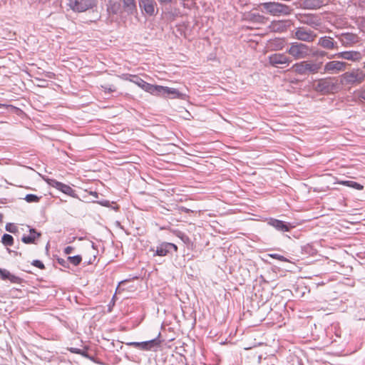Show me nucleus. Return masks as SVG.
<instances>
[{
	"label": "nucleus",
	"instance_id": "obj_6",
	"mask_svg": "<svg viewBox=\"0 0 365 365\" xmlns=\"http://www.w3.org/2000/svg\"><path fill=\"white\" fill-rule=\"evenodd\" d=\"M96 5L95 0H69L68 6L77 12H83Z\"/></svg>",
	"mask_w": 365,
	"mask_h": 365
},
{
	"label": "nucleus",
	"instance_id": "obj_38",
	"mask_svg": "<svg viewBox=\"0 0 365 365\" xmlns=\"http://www.w3.org/2000/svg\"><path fill=\"white\" fill-rule=\"evenodd\" d=\"M104 89H105V92L106 93H112V92L115 91V88L114 87L113 88H112V87H109V88L105 87Z\"/></svg>",
	"mask_w": 365,
	"mask_h": 365
},
{
	"label": "nucleus",
	"instance_id": "obj_22",
	"mask_svg": "<svg viewBox=\"0 0 365 365\" xmlns=\"http://www.w3.org/2000/svg\"><path fill=\"white\" fill-rule=\"evenodd\" d=\"M163 96L168 97L171 96L173 98H178L181 96L180 91L174 88H170L167 86H163Z\"/></svg>",
	"mask_w": 365,
	"mask_h": 365
},
{
	"label": "nucleus",
	"instance_id": "obj_16",
	"mask_svg": "<svg viewBox=\"0 0 365 365\" xmlns=\"http://www.w3.org/2000/svg\"><path fill=\"white\" fill-rule=\"evenodd\" d=\"M339 40L344 46H351L358 42V36L356 34L346 33L339 36Z\"/></svg>",
	"mask_w": 365,
	"mask_h": 365
},
{
	"label": "nucleus",
	"instance_id": "obj_35",
	"mask_svg": "<svg viewBox=\"0 0 365 365\" xmlns=\"http://www.w3.org/2000/svg\"><path fill=\"white\" fill-rule=\"evenodd\" d=\"M31 264L34 267H36L41 269H43L45 268L43 263L41 261L38 260V259L34 260L32 262Z\"/></svg>",
	"mask_w": 365,
	"mask_h": 365
},
{
	"label": "nucleus",
	"instance_id": "obj_10",
	"mask_svg": "<svg viewBox=\"0 0 365 365\" xmlns=\"http://www.w3.org/2000/svg\"><path fill=\"white\" fill-rule=\"evenodd\" d=\"M292 60L287 57L284 53H276L269 56V63L275 67L279 65H289Z\"/></svg>",
	"mask_w": 365,
	"mask_h": 365
},
{
	"label": "nucleus",
	"instance_id": "obj_26",
	"mask_svg": "<svg viewBox=\"0 0 365 365\" xmlns=\"http://www.w3.org/2000/svg\"><path fill=\"white\" fill-rule=\"evenodd\" d=\"M338 184L345 185L347 187H350L354 188L358 190H362L364 189V186L356 182L351 181V180H340L337 182Z\"/></svg>",
	"mask_w": 365,
	"mask_h": 365
},
{
	"label": "nucleus",
	"instance_id": "obj_17",
	"mask_svg": "<svg viewBox=\"0 0 365 365\" xmlns=\"http://www.w3.org/2000/svg\"><path fill=\"white\" fill-rule=\"evenodd\" d=\"M336 56L338 58L353 61H359L361 59V55L359 51H344L336 54Z\"/></svg>",
	"mask_w": 365,
	"mask_h": 365
},
{
	"label": "nucleus",
	"instance_id": "obj_13",
	"mask_svg": "<svg viewBox=\"0 0 365 365\" xmlns=\"http://www.w3.org/2000/svg\"><path fill=\"white\" fill-rule=\"evenodd\" d=\"M123 78L125 81H130L135 84H136L138 86H139L140 88L146 91L147 88L148 87V83L140 78L137 75H132V74H124L123 76Z\"/></svg>",
	"mask_w": 365,
	"mask_h": 365
},
{
	"label": "nucleus",
	"instance_id": "obj_7",
	"mask_svg": "<svg viewBox=\"0 0 365 365\" xmlns=\"http://www.w3.org/2000/svg\"><path fill=\"white\" fill-rule=\"evenodd\" d=\"M45 181L51 187L72 197H76V191L69 185L54 179L45 178Z\"/></svg>",
	"mask_w": 365,
	"mask_h": 365
},
{
	"label": "nucleus",
	"instance_id": "obj_9",
	"mask_svg": "<svg viewBox=\"0 0 365 365\" xmlns=\"http://www.w3.org/2000/svg\"><path fill=\"white\" fill-rule=\"evenodd\" d=\"M130 346L145 351H150L160 346L161 341L158 339H154L143 342H130L128 344Z\"/></svg>",
	"mask_w": 365,
	"mask_h": 365
},
{
	"label": "nucleus",
	"instance_id": "obj_39",
	"mask_svg": "<svg viewBox=\"0 0 365 365\" xmlns=\"http://www.w3.org/2000/svg\"><path fill=\"white\" fill-rule=\"evenodd\" d=\"M173 0H158L160 4H169L171 3Z\"/></svg>",
	"mask_w": 365,
	"mask_h": 365
},
{
	"label": "nucleus",
	"instance_id": "obj_34",
	"mask_svg": "<svg viewBox=\"0 0 365 365\" xmlns=\"http://www.w3.org/2000/svg\"><path fill=\"white\" fill-rule=\"evenodd\" d=\"M6 231L11 232V233H15L18 230L17 227L13 223H8L6 225Z\"/></svg>",
	"mask_w": 365,
	"mask_h": 365
},
{
	"label": "nucleus",
	"instance_id": "obj_31",
	"mask_svg": "<svg viewBox=\"0 0 365 365\" xmlns=\"http://www.w3.org/2000/svg\"><path fill=\"white\" fill-rule=\"evenodd\" d=\"M40 197L34 195V194H28L25 197V200L28 202H38L40 200Z\"/></svg>",
	"mask_w": 365,
	"mask_h": 365
},
{
	"label": "nucleus",
	"instance_id": "obj_18",
	"mask_svg": "<svg viewBox=\"0 0 365 365\" xmlns=\"http://www.w3.org/2000/svg\"><path fill=\"white\" fill-rule=\"evenodd\" d=\"M0 279L2 280H9L11 283L19 284L21 278L12 274L9 270L0 268Z\"/></svg>",
	"mask_w": 365,
	"mask_h": 365
},
{
	"label": "nucleus",
	"instance_id": "obj_3",
	"mask_svg": "<svg viewBox=\"0 0 365 365\" xmlns=\"http://www.w3.org/2000/svg\"><path fill=\"white\" fill-rule=\"evenodd\" d=\"M261 6L273 16L289 15L292 12L289 6L278 2L263 3Z\"/></svg>",
	"mask_w": 365,
	"mask_h": 365
},
{
	"label": "nucleus",
	"instance_id": "obj_23",
	"mask_svg": "<svg viewBox=\"0 0 365 365\" xmlns=\"http://www.w3.org/2000/svg\"><path fill=\"white\" fill-rule=\"evenodd\" d=\"M41 234L37 232L34 229L30 230V233L27 236H23L21 240L25 244L34 243L35 240L40 237Z\"/></svg>",
	"mask_w": 365,
	"mask_h": 365
},
{
	"label": "nucleus",
	"instance_id": "obj_30",
	"mask_svg": "<svg viewBox=\"0 0 365 365\" xmlns=\"http://www.w3.org/2000/svg\"><path fill=\"white\" fill-rule=\"evenodd\" d=\"M68 260L72 264H73L75 266H77V265H78L81 262L82 257L80 255H76V256H73V257H68Z\"/></svg>",
	"mask_w": 365,
	"mask_h": 365
},
{
	"label": "nucleus",
	"instance_id": "obj_42",
	"mask_svg": "<svg viewBox=\"0 0 365 365\" xmlns=\"http://www.w3.org/2000/svg\"><path fill=\"white\" fill-rule=\"evenodd\" d=\"M364 68H365V63H364Z\"/></svg>",
	"mask_w": 365,
	"mask_h": 365
},
{
	"label": "nucleus",
	"instance_id": "obj_41",
	"mask_svg": "<svg viewBox=\"0 0 365 365\" xmlns=\"http://www.w3.org/2000/svg\"><path fill=\"white\" fill-rule=\"evenodd\" d=\"M3 221V215L0 213V223Z\"/></svg>",
	"mask_w": 365,
	"mask_h": 365
},
{
	"label": "nucleus",
	"instance_id": "obj_25",
	"mask_svg": "<svg viewBox=\"0 0 365 365\" xmlns=\"http://www.w3.org/2000/svg\"><path fill=\"white\" fill-rule=\"evenodd\" d=\"M123 5V9L128 12L132 14L136 10V5L135 0H120Z\"/></svg>",
	"mask_w": 365,
	"mask_h": 365
},
{
	"label": "nucleus",
	"instance_id": "obj_28",
	"mask_svg": "<svg viewBox=\"0 0 365 365\" xmlns=\"http://www.w3.org/2000/svg\"><path fill=\"white\" fill-rule=\"evenodd\" d=\"M1 242L5 246H12L14 245V238L9 234H4L1 238Z\"/></svg>",
	"mask_w": 365,
	"mask_h": 365
},
{
	"label": "nucleus",
	"instance_id": "obj_11",
	"mask_svg": "<svg viewBox=\"0 0 365 365\" xmlns=\"http://www.w3.org/2000/svg\"><path fill=\"white\" fill-rule=\"evenodd\" d=\"M346 63L343 61H332L327 62L324 66V73H336L346 69Z\"/></svg>",
	"mask_w": 365,
	"mask_h": 365
},
{
	"label": "nucleus",
	"instance_id": "obj_37",
	"mask_svg": "<svg viewBox=\"0 0 365 365\" xmlns=\"http://www.w3.org/2000/svg\"><path fill=\"white\" fill-rule=\"evenodd\" d=\"M73 250H74V247H73L71 246H68L65 248L64 253L66 255H69L73 251Z\"/></svg>",
	"mask_w": 365,
	"mask_h": 365
},
{
	"label": "nucleus",
	"instance_id": "obj_2",
	"mask_svg": "<svg viewBox=\"0 0 365 365\" xmlns=\"http://www.w3.org/2000/svg\"><path fill=\"white\" fill-rule=\"evenodd\" d=\"M321 65L322 63L304 61L294 64L292 69L294 72L300 75H304L307 73H317L321 68Z\"/></svg>",
	"mask_w": 365,
	"mask_h": 365
},
{
	"label": "nucleus",
	"instance_id": "obj_19",
	"mask_svg": "<svg viewBox=\"0 0 365 365\" xmlns=\"http://www.w3.org/2000/svg\"><path fill=\"white\" fill-rule=\"evenodd\" d=\"M336 43L334 41L333 38H331L330 36L321 37L318 41V45H319L320 46H322L324 48H327V49H329V50L336 48Z\"/></svg>",
	"mask_w": 365,
	"mask_h": 365
},
{
	"label": "nucleus",
	"instance_id": "obj_33",
	"mask_svg": "<svg viewBox=\"0 0 365 365\" xmlns=\"http://www.w3.org/2000/svg\"><path fill=\"white\" fill-rule=\"evenodd\" d=\"M354 95L356 98L365 101V88L359 89L354 91Z\"/></svg>",
	"mask_w": 365,
	"mask_h": 365
},
{
	"label": "nucleus",
	"instance_id": "obj_5",
	"mask_svg": "<svg viewBox=\"0 0 365 365\" xmlns=\"http://www.w3.org/2000/svg\"><path fill=\"white\" fill-rule=\"evenodd\" d=\"M365 78V73L360 69L346 72L341 76L340 84L361 83Z\"/></svg>",
	"mask_w": 365,
	"mask_h": 365
},
{
	"label": "nucleus",
	"instance_id": "obj_20",
	"mask_svg": "<svg viewBox=\"0 0 365 365\" xmlns=\"http://www.w3.org/2000/svg\"><path fill=\"white\" fill-rule=\"evenodd\" d=\"M244 19L245 20L254 22V23H264L266 19L258 13H255L253 11L246 13L244 14Z\"/></svg>",
	"mask_w": 365,
	"mask_h": 365
},
{
	"label": "nucleus",
	"instance_id": "obj_21",
	"mask_svg": "<svg viewBox=\"0 0 365 365\" xmlns=\"http://www.w3.org/2000/svg\"><path fill=\"white\" fill-rule=\"evenodd\" d=\"M302 21L314 29H317L321 25L320 19L314 15L305 16Z\"/></svg>",
	"mask_w": 365,
	"mask_h": 365
},
{
	"label": "nucleus",
	"instance_id": "obj_12",
	"mask_svg": "<svg viewBox=\"0 0 365 365\" xmlns=\"http://www.w3.org/2000/svg\"><path fill=\"white\" fill-rule=\"evenodd\" d=\"M140 7L149 16L155 13L156 4L154 0H139Z\"/></svg>",
	"mask_w": 365,
	"mask_h": 365
},
{
	"label": "nucleus",
	"instance_id": "obj_40",
	"mask_svg": "<svg viewBox=\"0 0 365 365\" xmlns=\"http://www.w3.org/2000/svg\"><path fill=\"white\" fill-rule=\"evenodd\" d=\"M181 210H182V212H186V213H188V212H190V210L189 209L186 208V207H182V208H181Z\"/></svg>",
	"mask_w": 365,
	"mask_h": 365
},
{
	"label": "nucleus",
	"instance_id": "obj_1",
	"mask_svg": "<svg viewBox=\"0 0 365 365\" xmlns=\"http://www.w3.org/2000/svg\"><path fill=\"white\" fill-rule=\"evenodd\" d=\"M313 86L317 92L327 95L337 93L340 89V82L336 78L328 77L317 80Z\"/></svg>",
	"mask_w": 365,
	"mask_h": 365
},
{
	"label": "nucleus",
	"instance_id": "obj_8",
	"mask_svg": "<svg viewBox=\"0 0 365 365\" xmlns=\"http://www.w3.org/2000/svg\"><path fill=\"white\" fill-rule=\"evenodd\" d=\"M317 36V35L314 31L304 27L297 28L294 32V38L306 42L314 41Z\"/></svg>",
	"mask_w": 365,
	"mask_h": 365
},
{
	"label": "nucleus",
	"instance_id": "obj_4",
	"mask_svg": "<svg viewBox=\"0 0 365 365\" xmlns=\"http://www.w3.org/2000/svg\"><path fill=\"white\" fill-rule=\"evenodd\" d=\"M287 52L295 60H298L307 57L311 52V49L306 44L299 42H294L290 44V46L287 50Z\"/></svg>",
	"mask_w": 365,
	"mask_h": 365
},
{
	"label": "nucleus",
	"instance_id": "obj_14",
	"mask_svg": "<svg viewBox=\"0 0 365 365\" xmlns=\"http://www.w3.org/2000/svg\"><path fill=\"white\" fill-rule=\"evenodd\" d=\"M268 225L282 232H289L292 227H294V226H292L289 223H286L282 220L273 218H271L268 221Z\"/></svg>",
	"mask_w": 365,
	"mask_h": 365
},
{
	"label": "nucleus",
	"instance_id": "obj_24",
	"mask_svg": "<svg viewBox=\"0 0 365 365\" xmlns=\"http://www.w3.org/2000/svg\"><path fill=\"white\" fill-rule=\"evenodd\" d=\"M163 86L149 83L145 91L154 96H163Z\"/></svg>",
	"mask_w": 365,
	"mask_h": 365
},
{
	"label": "nucleus",
	"instance_id": "obj_15",
	"mask_svg": "<svg viewBox=\"0 0 365 365\" xmlns=\"http://www.w3.org/2000/svg\"><path fill=\"white\" fill-rule=\"evenodd\" d=\"M170 249H173L175 252L178 251L176 245L170 242H163L157 247L155 255L161 257L166 256Z\"/></svg>",
	"mask_w": 365,
	"mask_h": 365
},
{
	"label": "nucleus",
	"instance_id": "obj_32",
	"mask_svg": "<svg viewBox=\"0 0 365 365\" xmlns=\"http://www.w3.org/2000/svg\"><path fill=\"white\" fill-rule=\"evenodd\" d=\"M268 256L271 258L276 259L280 262H289V259H287L286 257L279 254H269Z\"/></svg>",
	"mask_w": 365,
	"mask_h": 365
},
{
	"label": "nucleus",
	"instance_id": "obj_27",
	"mask_svg": "<svg viewBox=\"0 0 365 365\" xmlns=\"http://www.w3.org/2000/svg\"><path fill=\"white\" fill-rule=\"evenodd\" d=\"M96 250L92 245L87 248L86 251V257H88V264H93L96 260V256L95 255Z\"/></svg>",
	"mask_w": 365,
	"mask_h": 365
},
{
	"label": "nucleus",
	"instance_id": "obj_36",
	"mask_svg": "<svg viewBox=\"0 0 365 365\" xmlns=\"http://www.w3.org/2000/svg\"><path fill=\"white\" fill-rule=\"evenodd\" d=\"M70 351H71V352L74 353V354H78L84 355V353L81 349H79L71 348Z\"/></svg>",
	"mask_w": 365,
	"mask_h": 365
},
{
	"label": "nucleus",
	"instance_id": "obj_29",
	"mask_svg": "<svg viewBox=\"0 0 365 365\" xmlns=\"http://www.w3.org/2000/svg\"><path fill=\"white\" fill-rule=\"evenodd\" d=\"M307 4L312 9L320 8L324 3L319 0H307Z\"/></svg>",
	"mask_w": 365,
	"mask_h": 365
}]
</instances>
